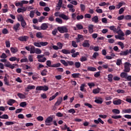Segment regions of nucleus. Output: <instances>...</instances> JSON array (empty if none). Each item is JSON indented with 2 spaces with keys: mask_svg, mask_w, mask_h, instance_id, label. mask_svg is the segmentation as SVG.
I'll return each mask as SVG.
<instances>
[{
  "mask_svg": "<svg viewBox=\"0 0 131 131\" xmlns=\"http://www.w3.org/2000/svg\"><path fill=\"white\" fill-rule=\"evenodd\" d=\"M60 63L63 65V66H65L66 67H67V66H73L74 65V62L70 60H68L67 62L65 61V60L61 59L60 60Z\"/></svg>",
  "mask_w": 131,
  "mask_h": 131,
  "instance_id": "f257e3e1",
  "label": "nucleus"
},
{
  "mask_svg": "<svg viewBox=\"0 0 131 131\" xmlns=\"http://www.w3.org/2000/svg\"><path fill=\"white\" fill-rule=\"evenodd\" d=\"M131 64L128 62H126L124 64V72H129L130 71Z\"/></svg>",
  "mask_w": 131,
  "mask_h": 131,
  "instance_id": "f03ea898",
  "label": "nucleus"
},
{
  "mask_svg": "<svg viewBox=\"0 0 131 131\" xmlns=\"http://www.w3.org/2000/svg\"><path fill=\"white\" fill-rule=\"evenodd\" d=\"M57 30L60 33H66L68 32V29L66 26L58 27H57Z\"/></svg>",
  "mask_w": 131,
  "mask_h": 131,
  "instance_id": "7ed1b4c3",
  "label": "nucleus"
},
{
  "mask_svg": "<svg viewBox=\"0 0 131 131\" xmlns=\"http://www.w3.org/2000/svg\"><path fill=\"white\" fill-rule=\"evenodd\" d=\"M36 91H43L44 92H47V91H49V87L47 85L37 86L36 88Z\"/></svg>",
  "mask_w": 131,
  "mask_h": 131,
  "instance_id": "20e7f679",
  "label": "nucleus"
},
{
  "mask_svg": "<svg viewBox=\"0 0 131 131\" xmlns=\"http://www.w3.org/2000/svg\"><path fill=\"white\" fill-rule=\"evenodd\" d=\"M53 122V118L52 117H48L45 120L46 125H51V123Z\"/></svg>",
  "mask_w": 131,
  "mask_h": 131,
  "instance_id": "39448f33",
  "label": "nucleus"
},
{
  "mask_svg": "<svg viewBox=\"0 0 131 131\" xmlns=\"http://www.w3.org/2000/svg\"><path fill=\"white\" fill-rule=\"evenodd\" d=\"M15 64H13L12 65L10 61H6V62L5 63V67H8V68H10L11 69H14L15 68Z\"/></svg>",
  "mask_w": 131,
  "mask_h": 131,
  "instance_id": "423d86ee",
  "label": "nucleus"
},
{
  "mask_svg": "<svg viewBox=\"0 0 131 131\" xmlns=\"http://www.w3.org/2000/svg\"><path fill=\"white\" fill-rule=\"evenodd\" d=\"M20 25L19 23H17L16 24L14 25L13 27V30H15L16 32L18 31V30H20Z\"/></svg>",
  "mask_w": 131,
  "mask_h": 131,
  "instance_id": "0eeeda50",
  "label": "nucleus"
},
{
  "mask_svg": "<svg viewBox=\"0 0 131 131\" xmlns=\"http://www.w3.org/2000/svg\"><path fill=\"white\" fill-rule=\"evenodd\" d=\"M18 40L20 41H27L28 39V36H21L18 38Z\"/></svg>",
  "mask_w": 131,
  "mask_h": 131,
  "instance_id": "6e6552de",
  "label": "nucleus"
},
{
  "mask_svg": "<svg viewBox=\"0 0 131 131\" xmlns=\"http://www.w3.org/2000/svg\"><path fill=\"white\" fill-rule=\"evenodd\" d=\"M82 46L84 48H90V40H85L82 43Z\"/></svg>",
  "mask_w": 131,
  "mask_h": 131,
  "instance_id": "1a4fd4ad",
  "label": "nucleus"
},
{
  "mask_svg": "<svg viewBox=\"0 0 131 131\" xmlns=\"http://www.w3.org/2000/svg\"><path fill=\"white\" fill-rule=\"evenodd\" d=\"M89 33L92 34L94 32V25H90L88 27Z\"/></svg>",
  "mask_w": 131,
  "mask_h": 131,
  "instance_id": "9d476101",
  "label": "nucleus"
},
{
  "mask_svg": "<svg viewBox=\"0 0 131 131\" xmlns=\"http://www.w3.org/2000/svg\"><path fill=\"white\" fill-rule=\"evenodd\" d=\"M95 103H97V104H102L103 103V99L101 97H98L94 101Z\"/></svg>",
  "mask_w": 131,
  "mask_h": 131,
  "instance_id": "9b49d317",
  "label": "nucleus"
},
{
  "mask_svg": "<svg viewBox=\"0 0 131 131\" xmlns=\"http://www.w3.org/2000/svg\"><path fill=\"white\" fill-rule=\"evenodd\" d=\"M122 100L121 99H117L113 101L114 105H121Z\"/></svg>",
  "mask_w": 131,
  "mask_h": 131,
  "instance_id": "f8f14e48",
  "label": "nucleus"
},
{
  "mask_svg": "<svg viewBox=\"0 0 131 131\" xmlns=\"http://www.w3.org/2000/svg\"><path fill=\"white\" fill-rule=\"evenodd\" d=\"M48 27V25L46 23H44L41 25L40 29L41 30H47Z\"/></svg>",
  "mask_w": 131,
  "mask_h": 131,
  "instance_id": "ddd939ff",
  "label": "nucleus"
},
{
  "mask_svg": "<svg viewBox=\"0 0 131 131\" xmlns=\"http://www.w3.org/2000/svg\"><path fill=\"white\" fill-rule=\"evenodd\" d=\"M62 101H63V98L60 97L55 103V106H59L62 103Z\"/></svg>",
  "mask_w": 131,
  "mask_h": 131,
  "instance_id": "4468645a",
  "label": "nucleus"
},
{
  "mask_svg": "<svg viewBox=\"0 0 131 131\" xmlns=\"http://www.w3.org/2000/svg\"><path fill=\"white\" fill-rule=\"evenodd\" d=\"M59 17L63 20H69V17L64 14H59Z\"/></svg>",
  "mask_w": 131,
  "mask_h": 131,
  "instance_id": "2eb2a0df",
  "label": "nucleus"
},
{
  "mask_svg": "<svg viewBox=\"0 0 131 131\" xmlns=\"http://www.w3.org/2000/svg\"><path fill=\"white\" fill-rule=\"evenodd\" d=\"M88 71H92L94 72L95 71H97V69L93 67L89 66L87 67Z\"/></svg>",
  "mask_w": 131,
  "mask_h": 131,
  "instance_id": "dca6fc26",
  "label": "nucleus"
},
{
  "mask_svg": "<svg viewBox=\"0 0 131 131\" xmlns=\"http://www.w3.org/2000/svg\"><path fill=\"white\" fill-rule=\"evenodd\" d=\"M14 103H16V100L14 99H9L7 101L8 105H9L10 106H12L13 104H14Z\"/></svg>",
  "mask_w": 131,
  "mask_h": 131,
  "instance_id": "f3484780",
  "label": "nucleus"
},
{
  "mask_svg": "<svg viewBox=\"0 0 131 131\" xmlns=\"http://www.w3.org/2000/svg\"><path fill=\"white\" fill-rule=\"evenodd\" d=\"M120 56H127L128 54V50H126L125 51H121L119 54Z\"/></svg>",
  "mask_w": 131,
  "mask_h": 131,
  "instance_id": "a211bd4d",
  "label": "nucleus"
},
{
  "mask_svg": "<svg viewBox=\"0 0 131 131\" xmlns=\"http://www.w3.org/2000/svg\"><path fill=\"white\" fill-rule=\"evenodd\" d=\"M10 51L12 54H16V53L18 52V48H17L16 47H11L10 48Z\"/></svg>",
  "mask_w": 131,
  "mask_h": 131,
  "instance_id": "6ab92c4d",
  "label": "nucleus"
},
{
  "mask_svg": "<svg viewBox=\"0 0 131 131\" xmlns=\"http://www.w3.org/2000/svg\"><path fill=\"white\" fill-rule=\"evenodd\" d=\"M17 13H24V12H26V8L25 7L18 8L17 10Z\"/></svg>",
  "mask_w": 131,
  "mask_h": 131,
  "instance_id": "aec40b11",
  "label": "nucleus"
},
{
  "mask_svg": "<svg viewBox=\"0 0 131 131\" xmlns=\"http://www.w3.org/2000/svg\"><path fill=\"white\" fill-rule=\"evenodd\" d=\"M4 81L5 82V84L6 85H8V86L10 85V81L9 80V78H6V77H4Z\"/></svg>",
  "mask_w": 131,
  "mask_h": 131,
  "instance_id": "412c9836",
  "label": "nucleus"
},
{
  "mask_svg": "<svg viewBox=\"0 0 131 131\" xmlns=\"http://www.w3.org/2000/svg\"><path fill=\"white\" fill-rule=\"evenodd\" d=\"M31 49L30 50V54H35V47L33 46H30Z\"/></svg>",
  "mask_w": 131,
  "mask_h": 131,
  "instance_id": "4be33fe9",
  "label": "nucleus"
},
{
  "mask_svg": "<svg viewBox=\"0 0 131 131\" xmlns=\"http://www.w3.org/2000/svg\"><path fill=\"white\" fill-rule=\"evenodd\" d=\"M120 77L122 78H125V79H126L127 77V73L125 72H122L120 74Z\"/></svg>",
  "mask_w": 131,
  "mask_h": 131,
  "instance_id": "5701e85b",
  "label": "nucleus"
},
{
  "mask_svg": "<svg viewBox=\"0 0 131 131\" xmlns=\"http://www.w3.org/2000/svg\"><path fill=\"white\" fill-rule=\"evenodd\" d=\"M79 76H81L79 73H73L72 74L73 78H79Z\"/></svg>",
  "mask_w": 131,
  "mask_h": 131,
  "instance_id": "b1692460",
  "label": "nucleus"
},
{
  "mask_svg": "<svg viewBox=\"0 0 131 131\" xmlns=\"http://www.w3.org/2000/svg\"><path fill=\"white\" fill-rule=\"evenodd\" d=\"M100 91H101V89L97 88V89L93 90V94L97 95V94H99Z\"/></svg>",
  "mask_w": 131,
  "mask_h": 131,
  "instance_id": "393cba45",
  "label": "nucleus"
},
{
  "mask_svg": "<svg viewBox=\"0 0 131 131\" xmlns=\"http://www.w3.org/2000/svg\"><path fill=\"white\" fill-rule=\"evenodd\" d=\"M92 20L95 23H98L99 22V17L97 16H95L92 18Z\"/></svg>",
  "mask_w": 131,
  "mask_h": 131,
  "instance_id": "a878e982",
  "label": "nucleus"
},
{
  "mask_svg": "<svg viewBox=\"0 0 131 131\" xmlns=\"http://www.w3.org/2000/svg\"><path fill=\"white\" fill-rule=\"evenodd\" d=\"M59 95V92H56L55 95H53L52 97H50L49 101H53L56 97H57Z\"/></svg>",
  "mask_w": 131,
  "mask_h": 131,
  "instance_id": "bb28decb",
  "label": "nucleus"
},
{
  "mask_svg": "<svg viewBox=\"0 0 131 131\" xmlns=\"http://www.w3.org/2000/svg\"><path fill=\"white\" fill-rule=\"evenodd\" d=\"M107 78H108V80L110 81V82H112L113 79L112 78H113V75H112V74H108L107 75Z\"/></svg>",
  "mask_w": 131,
  "mask_h": 131,
  "instance_id": "cd10ccee",
  "label": "nucleus"
},
{
  "mask_svg": "<svg viewBox=\"0 0 131 131\" xmlns=\"http://www.w3.org/2000/svg\"><path fill=\"white\" fill-rule=\"evenodd\" d=\"M116 32V33L119 34V35H120V36H123L124 35V33H123V32H122V31H121V29H119Z\"/></svg>",
  "mask_w": 131,
  "mask_h": 131,
  "instance_id": "c85d7f7f",
  "label": "nucleus"
},
{
  "mask_svg": "<svg viewBox=\"0 0 131 131\" xmlns=\"http://www.w3.org/2000/svg\"><path fill=\"white\" fill-rule=\"evenodd\" d=\"M61 53H62V54H65L66 55H67L68 54H70V50L67 49H62L61 50Z\"/></svg>",
  "mask_w": 131,
  "mask_h": 131,
  "instance_id": "c756f323",
  "label": "nucleus"
},
{
  "mask_svg": "<svg viewBox=\"0 0 131 131\" xmlns=\"http://www.w3.org/2000/svg\"><path fill=\"white\" fill-rule=\"evenodd\" d=\"M47 73H48V70L45 69L41 72V75H42V76H46Z\"/></svg>",
  "mask_w": 131,
  "mask_h": 131,
  "instance_id": "7c9ffc66",
  "label": "nucleus"
},
{
  "mask_svg": "<svg viewBox=\"0 0 131 131\" xmlns=\"http://www.w3.org/2000/svg\"><path fill=\"white\" fill-rule=\"evenodd\" d=\"M55 21L57 23H58V24H62V23H63V20H62V19L59 17L56 18Z\"/></svg>",
  "mask_w": 131,
  "mask_h": 131,
  "instance_id": "2f4dec72",
  "label": "nucleus"
},
{
  "mask_svg": "<svg viewBox=\"0 0 131 131\" xmlns=\"http://www.w3.org/2000/svg\"><path fill=\"white\" fill-rule=\"evenodd\" d=\"M17 96L20 99H25L26 98V96L22 93H18Z\"/></svg>",
  "mask_w": 131,
  "mask_h": 131,
  "instance_id": "473e14b6",
  "label": "nucleus"
},
{
  "mask_svg": "<svg viewBox=\"0 0 131 131\" xmlns=\"http://www.w3.org/2000/svg\"><path fill=\"white\" fill-rule=\"evenodd\" d=\"M109 28L110 30L114 31V32H116L117 31V29H116L114 26H111L109 27Z\"/></svg>",
  "mask_w": 131,
  "mask_h": 131,
  "instance_id": "72a5a7b5",
  "label": "nucleus"
},
{
  "mask_svg": "<svg viewBox=\"0 0 131 131\" xmlns=\"http://www.w3.org/2000/svg\"><path fill=\"white\" fill-rule=\"evenodd\" d=\"M57 46L58 47L59 50H62L63 49V43L60 42L57 43Z\"/></svg>",
  "mask_w": 131,
  "mask_h": 131,
  "instance_id": "f704fd0d",
  "label": "nucleus"
},
{
  "mask_svg": "<svg viewBox=\"0 0 131 131\" xmlns=\"http://www.w3.org/2000/svg\"><path fill=\"white\" fill-rule=\"evenodd\" d=\"M80 8L81 9V12H84V11H85V5L83 4H80Z\"/></svg>",
  "mask_w": 131,
  "mask_h": 131,
  "instance_id": "c9c22d12",
  "label": "nucleus"
},
{
  "mask_svg": "<svg viewBox=\"0 0 131 131\" xmlns=\"http://www.w3.org/2000/svg\"><path fill=\"white\" fill-rule=\"evenodd\" d=\"M36 36L37 38H42L43 37L41 32H38L36 34Z\"/></svg>",
  "mask_w": 131,
  "mask_h": 131,
  "instance_id": "e433bc0d",
  "label": "nucleus"
},
{
  "mask_svg": "<svg viewBox=\"0 0 131 131\" xmlns=\"http://www.w3.org/2000/svg\"><path fill=\"white\" fill-rule=\"evenodd\" d=\"M18 21H19V22H22L23 21H24V18L23 17V16L22 15H19L18 17Z\"/></svg>",
  "mask_w": 131,
  "mask_h": 131,
  "instance_id": "4c0bfd02",
  "label": "nucleus"
},
{
  "mask_svg": "<svg viewBox=\"0 0 131 131\" xmlns=\"http://www.w3.org/2000/svg\"><path fill=\"white\" fill-rule=\"evenodd\" d=\"M58 67H61L60 63L58 62L57 63L52 64V68H58Z\"/></svg>",
  "mask_w": 131,
  "mask_h": 131,
  "instance_id": "58836bf2",
  "label": "nucleus"
},
{
  "mask_svg": "<svg viewBox=\"0 0 131 131\" xmlns=\"http://www.w3.org/2000/svg\"><path fill=\"white\" fill-rule=\"evenodd\" d=\"M117 45H118V46H120V47H121V49H124V44L122 43V42L118 41L117 43Z\"/></svg>",
  "mask_w": 131,
  "mask_h": 131,
  "instance_id": "ea45409f",
  "label": "nucleus"
},
{
  "mask_svg": "<svg viewBox=\"0 0 131 131\" xmlns=\"http://www.w3.org/2000/svg\"><path fill=\"white\" fill-rule=\"evenodd\" d=\"M0 118L2 119H9V116H8V115L4 114L2 116H1Z\"/></svg>",
  "mask_w": 131,
  "mask_h": 131,
  "instance_id": "a19ab883",
  "label": "nucleus"
},
{
  "mask_svg": "<svg viewBox=\"0 0 131 131\" xmlns=\"http://www.w3.org/2000/svg\"><path fill=\"white\" fill-rule=\"evenodd\" d=\"M76 28L78 30H81V29H83V26L80 24H77L76 25Z\"/></svg>",
  "mask_w": 131,
  "mask_h": 131,
  "instance_id": "79ce46f5",
  "label": "nucleus"
},
{
  "mask_svg": "<svg viewBox=\"0 0 131 131\" xmlns=\"http://www.w3.org/2000/svg\"><path fill=\"white\" fill-rule=\"evenodd\" d=\"M123 5H125V3H124V2H120L118 5H117V9H120Z\"/></svg>",
  "mask_w": 131,
  "mask_h": 131,
  "instance_id": "37998d69",
  "label": "nucleus"
},
{
  "mask_svg": "<svg viewBox=\"0 0 131 131\" xmlns=\"http://www.w3.org/2000/svg\"><path fill=\"white\" fill-rule=\"evenodd\" d=\"M15 123H16V122H15L7 121L5 123V125H12L13 124H15Z\"/></svg>",
  "mask_w": 131,
  "mask_h": 131,
  "instance_id": "c03bdc74",
  "label": "nucleus"
},
{
  "mask_svg": "<svg viewBox=\"0 0 131 131\" xmlns=\"http://www.w3.org/2000/svg\"><path fill=\"white\" fill-rule=\"evenodd\" d=\"M46 65H47L48 67L53 68V65H52V61L51 60H47L46 61Z\"/></svg>",
  "mask_w": 131,
  "mask_h": 131,
  "instance_id": "a18cd8bd",
  "label": "nucleus"
},
{
  "mask_svg": "<svg viewBox=\"0 0 131 131\" xmlns=\"http://www.w3.org/2000/svg\"><path fill=\"white\" fill-rule=\"evenodd\" d=\"M122 116L120 115H117V116H112V118H113V119H119L121 118Z\"/></svg>",
  "mask_w": 131,
  "mask_h": 131,
  "instance_id": "49530a36",
  "label": "nucleus"
},
{
  "mask_svg": "<svg viewBox=\"0 0 131 131\" xmlns=\"http://www.w3.org/2000/svg\"><path fill=\"white\" fill-rule=\"evenodd\" d=\"M35 53L37 55L41 54V50L39 48H36L35 50Z\"/></svg>",
  "mask_w": 131,
  "mask_h": 131,
  "instance_id": "de8ad7c7",
  "label": "nucleus"
},
{
  "mask_svg": "<svg viewBox=\"0 0 131 131\" xmlns=\"http://www.w3.org/2000/svg\"><path fill=\"white\" fill-rule=\"evenodd\" d=\"M74 65H75L76 68H79V67H80L81 64L80 63V62L78 61V62H75V63L74 64Z\"/></svg>",
  "mask_w": 131,
  "mask_h": 131,
  "instance_id": "09e8293b",
  "label": "nucleus"
},
{
  "mask_svg": "<svg viewBox=\"0 0 131 131\" xmlns=\"http://www.w3.org/2000/svg\"><path fill=\"white\" fill-rule=\"evenodd\" d=\"M20 107H22L23 108H24L26 106H27V103L26 102H22L19 104Z\"/></svg>",
  "mask_w": 131,
  "mask_h": 131,
  "instance_id": "8fccbe9b",
  "label": "nucleus"
},
{
  "mask_svg": "<svg viewBox=\"0 0 131 131\" xmlns=\"http://www.w3.org/2000/svg\"><path fill=\"white\" fill-rule=\"evenodd\" d=\"M84 86H85V84H82L80 87V90L81 92H86V90H84Z\"/></svg>",
  "mask_w": 131,
  "mask_h": 131,
  "instance_id": "3c124183",
  "label": "nucleus"
},
{
  "mask_svg": "<svg viewBox=\"0 0 131 131\" xmlns=\"http://www.w3.org/2000/svg\"><path fill=\"white\" fill-rule=\"evenodd\" d=\"M112 112L114 113L115 114H120V111H119V110H117V109L113 110Z\"/></svg>",
  "mask_w": 131,
  "mask_h": 131,
  "instance_id": "603ef678",
  "label": "nucleus"
},
{
  "mask_svg": "<svg viewBox=\"0 0 131 131\" xmlns=\"http://www.w3.org/2000/svg\"><path fill=\"white\" fill-rule=\"evenodd\" d=\"M48 20L51 22L55 21V17H54V15H51L50 16H49Z\"/></svg>",
  "mask_w": 131,
  "mask_h": 131,
  "instance_id": "864d4df0",
  "label": "nucleus"
},
{
  "mask_svg": "<svg viewBox=\"0 0 131 131\" xmlns=\"http://www.w3.org/2000/svg\"><path fill=\"white\" fill-rule=\"evenodd\" d=\"M21 25L23 28H25L26 27V22L25 20H23V21H21Z\"/></svg>",
  "mask_w": 131,
  "mask_h": 131,
  "instance_id": "5fc2aeb1",
  "label": "nucleus"
},
{
  "mask_svg": "<svg viewBox=\"0 0 131 131\" xmlns=\"http://www.w3.org/2000/svg\"><path fill=\"white\" fill-rule=\"evenodd\" d=\"M2 33L3 34H8V33H9V31L6 28H4L2 30Z\"/></svg>",
  "mask_w": 131,
  "mask_h": 131,
  "instance_id": "6e6d98bb",
  "label": "nucleus"
},
{
  "mask_svg": "<svg viewBox=\"0 0 131 131\" xmlns=\"http://www.w3.org/2000/svg\"><path fill=\"white\" fill-rule=\"evenodd\" d=\"M57 33H58V29H55L52 32V34H53V35H54V36H56Z\"/></svg>",
  "mask_w": 131,
  "mask_h": 131,
  "instance_id": "4d7b16f0",
  "label": "nucleus"
},
{
  "mask_svg": "<svg viewBox=\"0 0 131 131\" xmlns=\"http://www.w3.org/2000/svg\"><path fill=\"white\" fill-rule=\"evenodd\" d=\"M86 60H88V58L85 56H82L80 59L81 62H84L85 61H86Z\"/></svg>",
  "mask_w": 131,
  "mask_h": 131,
  "instance_id": "13d9d810",
  "label": "nucleus"
},
{
  "mask_svg": "<svg viewBox=\"0 0 131 131\" xmlns=\"http://www.w3.org/2000/svg\"><path fill=\"white\" fill-rule=\"evenodd\" d=\"M40 45L42 46V47H46V46H48L49 45V43L48 42H40Z\"/></svg>",
  "mask_w": 131,
  "mask_h": 131,
  "instance_id": "bf43d9fd",
  "label": "nucleus"
},
{
  "mask_svg": "<svg viewBox=\"0 0 131 131\" xmlns=\"http://www.w3.org/2000/svg\"><path fill=\"white\" fill-rule=\"evenodd\" d=\"M123 112L124 113H131V108H128V109H126V110H123Z\"/></svg>",
  "mask_w": 131,
  "mask_h": 131,
  "instance_id": "052dcab7",
  "label": "nucleus"
},
{
  "mask_svg": "<svg viewBox=\"0 0 131 131\" xmlns=\"http://www.w3.org/2000/svg\"><path fill=\"white\" fill-rule=\"evenodd\" d=\"M34 89H35V86L34 85H29L27 86L28 90H34Z\"/></svg>",
  "mask_w": 131,
  "mask_h": 131,
  "instance_id": "680f3d73",
  "label": "nucleus"
},
{
  "mask_svg": "<svg viewBox=\"0 0 131 131\" xmlns=\"http://www.w3.org/2000/svg\"><path fill=\"white\" fill-rule=\"evenodd\" d=\"M79 55V52H77L73 54H72V58H76V57H77V56H78Z\"/></svg>",
  "mask_w": 131,
  "mask_h": 131,
  "instance_id": "e2e57ef3",
  "label": "nucleus"
},
{
  "mask_svg": "<svg viewBox=\"0 0 131 131\" xmlns=\"http://www.w3.org/2000/svg\"><path fill=\"white\" fill-rule=\"evenodd\" d=\"M101 71H99L96 72L95 74H94V76L96 78H98V77H99V76H100V75H101Z\"/></svg>",
  "mask_w": 131,
  "mask_h": 131,
  "instance_id": "0e129e2a",
  "label": "nucleus"
},
{
  "mask_svg": "<svg viewBox=\"0 0 131 131\" xmlns=\"http://www.w3.org/2000/svg\"><path fill=\"white\" fill-rule=\"evenodd\" d=\"M124 20H131V15H127L124 16Z\"/></svg>",
  "mask_w": 131,
  "mask_h": 131,
  "instance_id": "69168bd1",
  "label": "nucleus"
},
{
  "mask_svg": "<svg viewBox=\"0 0 131 131\" xmlns=\"http://www.w3.org/2000/svg\"><path fill=\"white\" fill-rule=\"evenodd\" d=\"M77 39H80V40H83V36L82 35L78 34Z\"/></svg>",
  "mask_w": 131,
  "mask_h": 131,
  "instance_id": "338daca9",
  "label": "nucleus"
},
{
  "mask_svg": "<svg viewBox=\"0 0 131 131\" xmlns=\"http://www.w3.org/2000/svg\"><path fill=\"white\" fill-rule=\"evenodd\" d=\"M72 46L74 48H77V44H76V42L75 41H72Z\"/></svg>",
  "mask_w": 131,
  "mask_h": 131,
  "instance_id": "774afa93",
  "label": "nucleus"
}]
</instances>
